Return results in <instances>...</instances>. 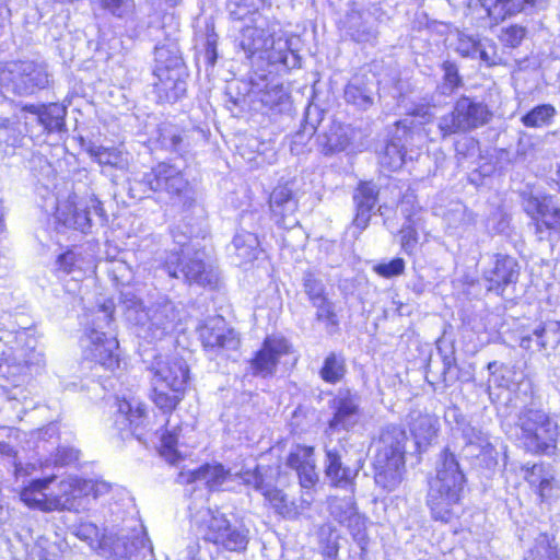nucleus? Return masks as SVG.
I'll return each instance as SVG.
<instances>
[{
    "label": "nucleus",
    "mask_w": 560,
    "mask_h": 560,
    "mask_svg": "<svg viewBox=\"0 0 560 560\" xmlns=\"http://www.w3.org/2000/svg\"><path fill=\"white\" fill-rule=\"evenodd\" d=\"M277 27L276 21L264 14H255L246 23L233 26L237 33L235 43L248 58L258 55L271 65L296 67L299 58L289 49L285 39L276 37Z\"/></svg>",
    "instance_id": "f257e3e1"
},
{
    "label": "nucleus",
    "mask_w": 560,
    "mask_h": 560,
    "mask_svg": "<svg viewBox=\"0 0 560 560\" xmlns=\"http://www.w3.org/2000/svg\"><path fill=\"white\" fill-rule=\"evenodd\" d=\"M465 482L455 454L443 450L435 463V475L429 480L427 495L434 520L448 522L457 514Z\"/></svg>",
    "instance_id": "f03ea898"
},
{
    "label": "nucleus",
    "mask_w": 560,
    "mask_h": 560,
    "mask_svg": "<svg viewBox=\"0 0 560 560\" xmlns=\"http://www.w3.org/2000/svg\"><path fill=\"white\" fill-rule=\"evenodd\" d=\"M56 479L55 476L34 479L24 487L20 493L21 500L30 508L43 512L79 511L84 509L82 479L68 477L58 483L57 491L46 493V490Z\"/></svg>",
    "instance_id": "7ed1b4c3"
},
{
    "label": "nucleus",
    "mask_w": 560,
    "mask_h": 560,
    "mask_svg": "<svg viewBox=\"0 0 560 560\" xmlns=\"http://www.w3.org/2000/svg\"><path fill=\"white\" fill-rule=\"evenodd\" d=\"M407 440V433L400 425L388 424L382 429L375 443L374 479L387 491H393L402 481Z\"/></svg>",
    "instance_id": "20e7f679"
},
{
    "label": "nucleus",
    "mask_w": 560,
    "mask_h": 560,
    "mask_svg": "<svg viewBox=\"0 0 560 560\" xmlns=\"http://www.w3.org/2000/svg\"><path fill=\"white\" fill-rule=\"evenodd\" d=\"M152 373V400L164 412H171L184 397L189 369L183 358H155Z\"/></svg>",
    "instance_id": "39448f33"
},
{
    "label": "nucleus",
    "mask_w": 560,
    "mask_h": 560,
    "mask_svg": "<svg viewBox=\"0 0 560 560\" xmlns=\"http://www.w3.org/2000/svg\"><path fill=\"white\" fill-rule=\"evenodd\" d=\"M515 435L521 445L533 454H550L560 435L559 421L542 410L526 409L518 415Z\"/></svg>",
    "instance_id": "423d86ee"
},
{
    "label": "nucleus",
    "mask_w": 560,
    "mask_h": 560,
    "mask_svg": "<svg viewBox=\"0 0 560 560\" xmlns=\"http://www.w3.org/2000/svg\"><path fill=\"white\" fill-rule=\"evenodd\" d=\"M206 541L226 551L241 552L246 549L248 530L241 525H233L219 510L206 509L195 516Z\"/></svg>",
    "instance_id": "0eeeda50"
},
{
    "label": "nucleus",
    "mask_w": 560,
    "mask_h": 560,
    "mask_svg": "<svg viewBox=\"0 0 560 560\" xmlns=\"http://www.w3.org/2000/svg\"><path fill=\"white\" fill-rule=\"evenodd\" d=\"M113 313L114 304L112 301H107L98 307L93 322V328L88 336L89 343L84 346L86 359L110 371L119 366V359L116 353L118 341L110 332L103 329L110 326Z\"/></svg>",
    "instance_id": "6e6552de"
},
{
    "label": "nucleus",
    "mask_w": 560,
    "mask_h": 560,
    "mask_svg": "<svg viewBox=\"0 0 560 560\" xmlns=\"http://www.w3.org/2000/svg\"><path fill=\"white\" fill-rule=\"evenodd\" d=\"M155 93L161 102L174 103L186 93V82L182 79L183 60L175 48L156 46L154 51Z\"/></svg>",
    "instance_id": "1a4fd4ad"
},
{
    "label": "nucleus",
    "mask_w": 560,
    "mask_h": 560,
    "mask_svg": "<svg viewBox=\"0 0 560 560\" xmlns=\"http://www.w3.org/2000/svg\"><path fill=\"white\" fill-rule=\"evenodd\" d=\"M182 319L178 306L167 298H161L139 312L132 313L130 323L138 327V336L149 341L160 340L171 334Z\"/></svg>",
    "instance_id": "9d476101"
},
{
    "label": "nucleus",
    "mask_w": 560,
    "mask_h": 560,
    "mask_svg": "<svg viewBox=\"0 0 560 560\" xmlns=\"http://www.w3.org/2000/svg\"><path fill=\"white\" fill-rule=\"evenodd\" d=\"M492 117L489 106L476 98L460 96L454 104L453 110L438 120V129L442 138L468 132L488 124Z\"/></svg>",
    "instance_id": "9b49d317"
},
{
    "label": "nucleus",
    "mask_w": 560,
    "mask_h": 560,
    "mask_svg": "<svg viewBox=\"0 0 560 560\" xmlns=\"http://www.w3.org/2000/svg\"><path fill=\"white\" fill-rule=\"evenodd\" d=\"M47 84V71L33 61H12L0 69V86L15 95H32Z\"/></svg>",
    "instance_id": "f8f14e48"
},
{
    "label": "nucleus",
    "mask_w": 560,
    "mask_h": 560,
    "mask_svg": "<svg viewBox=\"0 0 560 560\" xmlns=\"http://www.w3.org/2000/svg\"><path fill=\"white\" fill-rule=\"evenodd\" d=\"M163 268L171 278L182 279L189 284L206 287L217 282L215 272L203 261V253L199 250L189 253L183 249L182 257L178 253H168Z\"/></svg>",
    "instance_id": "ddd939ff"
},
{
    "label": "nucleus",
    "mask_w": 560,
    "mask_h": 560,
    "mask_svg": "<svg viewBox=\"0 0 560 560\" xmlns=\"http://www.w3.org/2000/svg\"><path fill=\"white\" fill-rule=\"evenodd\" d=\"M75 197H69L58 203L56 219L66 228L88 233L92 226L93 217L104 220V210L101 201L94 196L77 202Z\"/></svg>",
    "instance_id": "4468645a"
},
{
    "label": "nucleus",
    "mask_w": 560,
    "mask_h": 560,
    "mask_svg": "<svg viewBox=\"0 0 560 560\" xmlns=\"http://www.w3.org/2000/svg\"><path fill=\"white\" fill-rule=\"evenodd\" d=\"M533 220L535 235L539 241L547 238L550 232H560V205L556 197L532 196L524 207Z\"/></svg>",
    "instance_id": "2eb2a0df"
},
{
    "label": "nucleus",
    "mask_w": 560,
    "mask_h": 560,
    "mask_svg": "<svg viewBox=\"0 0 560 560\" xmlns=\"http://www.w3.org/2000/svg\"><path fill=\"white\" fill-rule=\"evenodd\" d=\"M144 183L152 191H165L171 196L177 197L184 206H190L192 202L191 188L188 180L175 166L166 163H160L152 171L144 175Z\"/></svg>",
    "instance_id": "dca6fc26"
},
{
    "label": "nucleus",
    "mask_w": 560,
    "mask_h": 560,
    "mask_svg": "<svg viewBox=\"0 0 560 560\" xmlns=\"http://www.w3.org/2000/svg\"><path fill=\"white\" fill-rule=\"evenodd\" d=\"M16 341L20 345L15 349L13 363L7 359L0 364V377L10 380L16 384L19 378L26 374L33 365H40L44 361L43 354L36 351V339L23 330L16 335Z\"/></svg>",
    "instance_id": "f3484780"
},
{
    "label": "nucleus",
    "mask_w": 560,
    "mask_h": 560,
    "mask_svg": "<svg viewBox=\"0 0 560 560\" xmlns=\"http://www.w3.org/2000/svg\"><path fill=\"white\" fill-rule=\"evenodd\" d=\"M330 408L334 413L328 422V429L332 432L351 430L362 417L359 395L348 389L338 392L330 401Z\"/></svg>",
    "instance_id": "a211bd4d"
},
{
    "label": "nucleus",
    "mask_w": 560,
    "mask_h": 560,
    "mask_svg": "<svg viewBox=\"0 0 560 560\" xmlns=\"http://www.w3.org/2000/svg\"><path fill=\"white\" fill-rule=\"evenodd\" d=\"M147 418L144 404L135 397L116 399L115 425L119 430L129 428L131 433L141 441Z\"/></svg>",
    "instance_id": "6ab92c4d"
},
{
    "label": "nucleus",
    "mask_w": 560,
    "mask_h": 560,
    "mask_svg": "<svg viewBox=\"0 0 560 560\" xmlns=\"http://www.w3.org/2000/svg\"><path fill=\"white\" fill-rule=\"evenodd\" d=\"M460 436L463 440L462 453L465 457L482 460L486 465L495 463V448L491 444L489 436L481 429L466 423L460 428Z\"/></svg>",
    "instance_id": "aec40b11"
},
{
    "label": "nucleus",
    "mask_w": 560,
    "mask_h": 560,
    "mask_svg": "<svg viewBox=\"0 0 560 560\" xmlns=\"http://www.w3.org/2000/svg\"><path fill=\"white\" fill-rule=\"evenodd\" d=\"M269 207L278 225L289 229L298 224V199L287 184L279 185L272 190Z\"/></svg>",
    "instance_id": "412c9836"
},
{
    "label": "nucleus",
    "mask_w": 560,
    "mask_h": 560,
    "mask_svg": "<svg viewBox=\"0 0 560 560\" xmlns=\"http://www.w3.org/2000/svg\"><path fill=\"white\" fill-rule=\"evenodd\" d=\"M199 335L203 347L211 350H233L240 343L236 334L222 317L207 319L199 328Z\"/></svg>",
    "instance_id": "4be33fe9"
},
{
    "label": "nucleus",
    "mask_w": 560,
    "mask_h": 560,
    "mask_svg": "<svg viewBox=\"0 0 560 560\" xmlns=\"http://www.w3.org/2000/svg\"><path fill=\"white\" fill-rule=\"evenodd\" d=\"M329 512L335 521L347 526L355 540L363 539L365 521L363 516L358 513L352 495L331 498L329 501Z\"/></svg>",
    "instance_id": "5701e85b"
},
{
    "label": "nucleus",
    "mask_w": 560,
    "mask_h": 560,
    "mask_svg": "<svg viewBox=\"0 0 560 560\" xmlns=\"http://www.w3.org/2000/svg\"><path fill=\"white\" fill-rule=\"evenodd\" d=\"M518 276L517 261L508 255H495L493 266L483 272V278L489 283L487 290L497 294H501L506 285L515 283Z\"/></svg>",
    "instance_id": "b1692460"
},
{
    "label": "nucleus",
    "mask_w": 560,
    "mask_h": 560,
    "mask_svg": "<svg viewBox=\"0 0 560 560\" xmlns=\"http://www.w3.org/2000/svg\"><path fill=\"white\" fill-rule=\"evenodd\" d=\"M290 352V345L284 338L268 337L265 339L261 349L250 362L256 374L271 375L279 362V359Z\"/></svg>",
    "instance_id": "393cba45"
},
{
    "label": "nucleus",
    "mask_w": 560,
    "mask_h": 560,
    "mask_svg": "<svg viewBox=\"0 0 560 560\" xmlns=\"http://www.w3.org/2000/svg\"><path fill=\"white\" fill-rule=\"evenodd\" d=\"M340 28L357 43H370L377 37L375 19L368 11L351 9L340 21Z\"/></svg>",
    "instance_id": "a878e982"
},
{
    "label": "nucleus",
    "mask_w": 560,
    "mask_h": 560,
    "mask_svg": "<svg viewBox=\"0 0 560 560\" xmlns=\"http://www.w3.org/2000/svg\"><path fill=\"white\" fill-rule=\"evenodd\" d=\"M230 476V470L222 464L207 463L197 469L180 471L177 477V482L182 485L202 482L209 490H217Z\"/></svg>",
    "instance_id": "bb28decb"
},
{
    "label": "nucleus",
    "mask_w": 560,
    "mask_h": 560,
    "mask_svg": "<svg viewBox=\"0 0 560 560\" xmlns=\"http://www.w3.org/2000/svg\"><path fill=\"white\" fill-rule=\"evenodd\" d=\"M380 189L373 182H360L353 192V202L355 205V217L353 224L360 230H364L371 219V212L378 200Z\"/></svg>",
    "instance_id": "cd10ccee"
},
{
    "label": "nucleus",
    "mask_w": 560,
    "mask_h": 560,
    "mask_svg": "<svg viewBox=\"0 0 560 560\" xmlns=\"http://www.w3.org/2000/svg\"><path fill=\"white\" fill-rule=\"evenodd\" d=\"M112 273L117 283L122 285L119 294V304L125 311L127 320L130 322L132 313L137 316L139 312H143L145 310L141 300L136 295L132 288L128 285L132 279L131 270L125 265V262L117 261L113 266Z\"/></svg>",
    "instance_id": "c85d7f7f"
},
{
    "label": "nucleus",
    "mask_w": 560,
    "mask_h": 560,
    "mask_svg": "<svg viewBox=\"0 0 560 560\" xmlns=\"http://www.w3.org/2000/svg\"><path fill=\"white\" fill-rule=\"evenodd\" d=\"M287 464L296 471L302 488L310 489L318 481L313 447L298 446L295 451L289 455Z\"/></svg>",
    "instance_id": "c756f323"
},
{
    "label": "nucleus",
    "mask_w": 560,
    "mask_h": 560,
    "mask_svg": "<svg viewBox=\"0 0 560 560\" xmlns=\"http://www.w3.org/2000/svg\"><path fill=\"white\" fill-rule=\"evenodd\" d=\"M556 349L560 343V320L548 319L539 324L530 335H524L520 339V347L526 350Z\"/></svg>",
    "instance_id": "7c9ffc66"
},
{
    "label": "nucleus",
    "mask_w": 560,
    "mask_h": 560,
    "mask_svg": "<svg viewBox=\"0 0 560 560\" xmlns=\"http://www.w3.org/2000/svg\"><path fill=\"white\" fill-rule=\"evenodd\" d=\"M409 428L415 443L421 452L435 438L438 432V419L428 413L413 410L409 413Z\"/></svg>",
    "instance_id": "2f4dec72"
},
{
    "label": "nucleus",
    "mask_w": 560,
    "mask_h": 560,
    "mask_svg": "<svg viewBox=\"0 0 560 560\" xmlns=\"http://www.w3.org/2000/svg\"><path fill=\"white\" fill-rule=\"evenodd\" d=\"M88 152L103 167L125 172L129 166V154L118 148L91 144Z\"/></svg>",
    "instance_id": "473e14b6"
},
{
    "label": "nucleus",
    "mask_w": 560,
    "mask_h": 560,
    "mask_svg": "<svg viewBox=\"0 0 560 560\" xmlns=\"http://www.w3.org/2000/svg\"><path fill=\"white\" fill-rule=\"evenodd\" d=\"M325 477L331 486H351V470L342 465L341 455L337 450H326Z\"/></svg>",
    "instance_id": "72a5a7b5"
},
{
    "label": "nucleus",
    "mask_w": 560,
    "mask_h": 560,
    "mask_svg": "<svg viewBox=\"0 0 560 560\" xmlns=\"http://www.w3.org/2000/svg\"><path fill=\"white\" fill-rule=\"evenodd\" d=\"M320 152L325 155L345 151L350 144L348 131L342 126H331L329 130L318 137Z\"/></svg>",
    "instance_id": "f704fd0d"
},
{
    "label": "nucleus",
    "mask_w": 560,
    "mask_h": 560,
    "mask_svg": "<svg viewBox=\"0 0 560 560\" xmlns=\"http://www.w3.org/2000/svg\"><path fill=\"white\" fill-rule=\"evenodd\" d=\"M232 245L241 261H253L257 259L260 247L257 235L254 232L242 230L233 238Z\"/></svg>",
    "instance_id": "c9c22d12"
},
{
    "label": "nucleus",
    "mask_w": 560,
    "mask_h": 560,
    "mask_svg": "<svg viewBox=\"0 0 560 560\" xmlns=\"http://www.w3.org/2000/svg\"><path fill=\"white\" fill-rule=\"evenodd\" d=\"M380 164L389 171L399 170L405 162V145L400 138H393L377 152Z\"/></svg>",
    "instance_id": "e433bc0d"
},
{
    "label": "nucleus",
    "mask_w": 560,
    "mask_h": 560,
    "mask_svg": "<svg viewBox=\"0 0 560 560\" xmlns=\"http://www.w3.org/2000/svg\"><path fill=\"white\" fill-rule=\"evenodd\" d=\"M347 372L346 359L342 354L330 352L324 360L319 376L328 384L339 383Z\"/></svg>",
    "instance_id": "4c0bfd02"
},
{
    "label": "nucleus",
    "mask_w": 560,
    "mask_h": 560,
    "mask_svg": "<svg viewBox=\"0 0 560 560\" xmlns=\"http://www.w3.org/2000/svg\"><path fill=\"white\" fill-rule=\"evenodd\" d=\"M347 103L360 109H368L373 105V92L363 85L358 78H354L345 89Z\"/></svg>",
    "instance_id": "58836bf2"
},
{
    "label": "nucleus",
    "mask_w": 560,
    "mask_h": 560,
    "mask_svg": "<svg viewBox=\"0 0 560 560\" xmlns=\"http://www.w3.org/2000/svg\"><path fill=\"white\" fill-rule=\"evenodd\" d=\"M66 108L59 104L51 103L43 106L39 113L38 122L48 132L60 131L65 126Z\"/></svg>",
    "instance_id": "ea45409f"
},
{
    "label": "nucleus",
    "mask_w": 560,
    "mask_h": 560,
    "mask_svg": "<svg viewBox=\"0 0 560 560\" xmlns=\"http://www.w3.org/2000/svg\"><path fill=\"white\" fill-rule=\"evenodd\" d=\"M534 0H495L489 8V15L495 20H505L525 10L526 5H534Z\"/></svg>",
    "instance_id": "a19ab883"
},
{
    "label": "nucleus",
    "mask_w": 560,
    "mask_h": 560,
    "mask_svg": "<svg viewBox=\"0 0 560 560\" xmlns=\"http://www.w3.org/2000/svg\"><path fill=\"white\" fill-rule=\"evenodd\" d=\"M264 497L269 501L276 512L283 517L294 518L299 515L298 506L289 501L288 497L281 490L270 486Z\"/></svg>",
    "instance_id": "79ce46f5"
},
{
    "label": "nucleus",
    "mask_w": 560,
    "mask_h": 560,
    "mask_svg": "<svg viewBox=\"0 0 560 560\" xmlns=\"http://www.w3.org/2000/svg\"><path fill=\"white\" fill-rule=\"evenodd\" d=\"M258 0H228L226 9L230 18L235 21V25L246 23V20L255 14H262L255 9Z\"/></svg>",
    "instance_id": "37998d69"
},
{
    "label": "nucleus",
    "mask_w": 560,
    "mask_h": 560,
    "mask_svg": "<svg viewBox=\"0 0 560 560\" xmlns=\"http://www.w3.org/2000/svg\"><path fill=\"white\" fill-rule=\"evenodd\" d=\"M555 106L550 104H542L534 107L530 112L521 118L525 127L539 128L549 125L556 115Z\"/></svg>",
    "instance_id": "c03bdc74"
},
{
    "label": "nucleus",
    "mask_w": 560,
    "mask_h": 560,
    "mask_svg": "<svg viewBox=\"0 0 560 560\" xmlns=\"http://www.w3.org/2000/svg\"><path fill=\"white\" fill-rule=\"evenodd\" d=\"M84 264L85 261L81 255L73 249L60 254L56 260L57 270L65 275L81 273L84 268ZM73 278H75V276H73Z\"/></svg>",
    "instance_id": "a18cd8bd"
},
{
    "label": "nucleus",
    "mask_w": 560,
    "mask_h": 560,
    "mask_svg": "<svg viewBox=\"0 0 560 560\" xmlns=\"http://www.w3.org/2000/svg\"><path fill=\"white\" fill-rule=\"evenodd\" d=\"M244 485L253 487L262 495L270 488V483L266 482L261 467L256 465L253 469L246 468L236 474Z\"/></svg>",
    "instance_id": "49530a36"
},
{
    "label": "nucleus",
    "mask_w": 560,
    "mask_h": 560,
    "mask_svg": "<svg viewBox=\"0 0 560 560\" xmlns=\"http://www.w3.org/2000/svg\"><path fill=\"white\" fill-rule=\"evenodd\" d=\"M178 442V433L174 431H165L161 436V455L171 464H176L180 459L179 452L176 448Z\"/></svg>",
    "instance_id": "de8ad7c7"
},
{
    "label": "nucleus",
    "mask_w": 560,
    "mask_h": 560,
    "mask_svg": "<svg viewBox=\"0 0 560 560\" xmlns=\"http://www.w3.org/2000/svg\"><path fill=\"white\" fill-rule=\"evenodd\" d=\"M98 3L103 10L119 19L130 16L136 8L135 0H98Z\"/></svg>",
    "instance_id": "09e8293b"
},
{
    "label": "nucleus",
    "mask_w": 560,
    "mask_h": 560,
    "mask_svg": "<svg viewBox=\"0 0 560 560\" xmlns=\"http://www.w3.org/2000/svg\"><path fill=\"white\" fill-rule=\"evenodd\" d=\"M288 95L281 85H271L259 92V102L267 109H275L284 103Z\"/></svg>",
    "instance_id": "8fccbe9b"
},
{
    "label": "nucleus",
    "mask_w": 560,
    "mask_h": 560,
    "mask_svg": "<svg viewBox=\"0 0 560 560\" xmlns=\"http://www.w3.org/2000/svg\"><path fill=\"white\" fill-rule=\"evenodd\" d=\"M304 291L312 303H317L326 298L323 282L313 272H305L303 277Z\"/></svg>",
    "instance_id": "3c124183"
},
{
    "label": "nucleus",
    "mask_w": 560,
    "mask_h": 560,
    "mask_svg": "<svg viewBox=\"0 0 560 560\" xmlns=\"http://www.w3.org/2000/svg\"><path fill=\"white\" fill-rule=\"evenodd\" d=\"M314 307H316V318L319 322H324L326 326L336 327L338 326L337 315L334 311V305L331 302L327 300V298L322 299L317 303H312Z\"/></svg>",
    "instance_id": "603ef678"
},
{
    "label": "nucleus",
    "mask_w": 560,
    "mask_h": 560,
    "mask_svg": "<svg viewBox=\"0 0 560 560\" xmlns=\"http://www.w3.org/2000/svg\"><path fill=\"white\" fill-rule=\"evenodd\" d=\"M444 89L452 93L463 84L462 77L458 73L457 66L452 61H444L442 63Z\"/></svg>",
    "instance_id": "864d4df0"
},
{
    "label": "nucleus",
    "mask_w": 560,
    "mask_h": 560,
    "mask_svg": "<svg viewBox=\"0 0 560 560\" xmlns=\"http://www.w3.org/2000/svg\"><path fill=\"white\" fill-rule=\"evenodd\" d=\"M526 36V28L520 25H511L502 31L500 40L510 48L518 47Z\"/></svg>",
    "instance_id": "5fc2aeb1"
},
{
    "label": "nucleus",
    "mask_w": 560,
    "mask_h": 560,
    "mask_svg": "<svg viewBox=\"0 0 560 560\" xmlns=\"http://www.w3.org/2000/svg\"><path fill=\"white\" fill-rule=\"evenodd\" d=\"M480 42L464 33L458 34L456 51L463 57L477 58Z\"/></svg>",
    "instance_id": "6e6d98bb"
},
{
    "label": "nucleus",
    "mask_w": 560,
    "mask_h": 560,
    "mask_svg": "<svg viewBox=\"0 0 560 560\" xmlns=\"http://www.w3.org/2000/svg\"><path fill=\"white\" fill-rule=\"evenodd\" d=\"M374 271L384 278L399 276L405 271V260L402 258H394L388 262H380L374 266Z\"/></svg>",
    "instance_id": "4d7b16f0"
},
{
    "label": "nucleus",
    "mask_w": 560,
    "mask_h": 560,
    "mask_svg": "<svg viewBox=\"0 0 560 560\" xmlns=\"http://www.w3.org/2000/svg\"><path fill=\"white\" fill-rule=\"evenodd\" d=\"M399 234L402 250L408 255L412 254L419 241L417 230L411 225V223H408L402 225Z\"/></svg>",
    "instance_id": "13d9d810"
},
{
    "label": "nucleus",
    "mask_w": 560,
    "mask_h": 560,
    "mask_svg": "<svg viewBox=\"0 0 560 560\" xmlns=\"http://www.w3.org/2000/svg\"><path fill=\"white\" fill-rule=\"evenodd\" d=\"M74 534L81 540L86 541L89 545L97 542L101 537L98 527L91 522H81L74 527Z\"/></svg>",
    "instance_id": "bf43d9fd"
},
{
    "label": "nucleus",
    "mask_w": 560,
    "mask_h": 560,
    "mask_svg": "<svg viewBox=\"0 0 560 560\" xmlns=\"http://www.w3.org/2000/svg\"><path fill=\"white\" fill-rule=\"evenodd\" d=\"M83 492L88 497L97 499L110 490V485L103 480L82 479Z\"/></svg>",
    "instance_id": "052dcab7"
},
{
    "label": "nucleus",
    "mask_w": 560,
    "mask_h": 560,
    "mask_svg": "<svg viewBox=\"0 0 560 560\" xmlns=\"http://www.w3.org/2000/svg\"><path fill=\"white\" fill-rule=\"evenodd\" d=\"M547 472H551L549 467H546L544 464H534L532 467L526 468L525 479L530 486L536 488L539 483L544 482Z\"/></svg>",
    "instance_id": "680f3d73"
},
{
    "label": "nucleus",
    "mask_w": 560,
    "mask_h": 560,
    "mask_svg": "<svg viewBox=\"0 0 560 560\" xmlns=\"http://www.w3.org/2000/svg\"><path fill=\"white\" fill-rule=\"evenodd\" d=\"M443 382L446 386H451L458 378V369L454 362V359L445 358L443 361V372H442Z\"/></svg>",
    "instance_id": "e2e57ef3"
},
{
    "label": "nucleus",
    "mask_w": 560,
    "mask_h": 560,
    "mask_svg": "<svg viewBox=\"0 0 560 560\" xmlns=\"http://www.w3.org/2000/svg\"><path fill=\"white\" fill-rule=\"evenodd\" d=\"M79 459V452L73 448L62 447L58 448L54 464L58 466H66Z\"/></svg>",
    "instance_id": "0e129e2a"
},
{
    "label": "nucleus",
    "mask_w": 560,
    "mask_h": 560,
    "mask_svg": "<svg viewBox=\"0 0 560 560\" xmlns=\"http://www.w3.org/2000/svg\"><path fill=\"white\" fill-rule=\"evenodd\" d=\"M398 210L410 223L411 217L416 213V200L411 194L404 195L402 199L398 205Z\"/></svg>",
    "instance_id": "69168bd1"
},
{
    "label": "nucleus",
    "mask_w": 560,
    "mask_h": 560,
    "mask_svg": "<svg viewBox=\"0 0 560 560\" xmlns=\"http://www.w3.org/2000/svg\"><path fill=\"white\" fill-rule=\"evenodd\" d=\"M555 482L553 472H547V476L544 478V482L539 483L537 488V492L541 499H547L551 495L552 483Z\"/></svg>",
    "instance_id": "338daca9"
},
{
    "label": "nucleus",
    "mask_w": 560,
    "mask_h": 560,
    "mask_svg": "<svg viewBox=\"0 0 560 560\" xmlns=\"http://www.w3.org/2000/svg\"><path fill=\"white\" fill-rule=\"evenodd\" d=\"M14 476L16 479L32 475L36 470V465L33 463L22 464L16 458L13 460Z\"/></svg>",
    "instance_id": "774afa93"
}]
</instances>
